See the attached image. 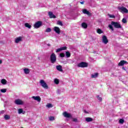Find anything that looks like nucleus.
Masks as SVG:
<instances>
[{
	"mask_svg": "<svg viewBox=\"0 0 128 128\" xmlns=\"http://www.w3.org/2000/svg\"><path fill=\"white\" fill-rule=\"evenodd\" d=\"M14 104H18V106H22L24 104V102L20 99H16L14 100Z\"/></svg>",
	"mask_w": 128,
	"mask_h": 128,
	"instance_id": "39448f33",
	"label": "nucleus"
},
{
	"mask_svg": "<svg viewBox=\"0 0 128 128\" xmlns=\"http://www.w3.org/2000/svg\"><path fill=\"white\" fill-rule=\"evenodd\" d=\"M62 52V49H60V48H59L56 50V52Z\"/></svg>",
	"mask_w": 128,
	"mask_h": 128,
	"instance_id": "a19ab883",
	"label": "nucleus"
},
{
	"mask_svg": "<svg viewBox=\"0 0 128 128\" xmlns=\"http://www.w3.org/2000/svg\"><path fill=\"white\" fill-rule=\"evenodd\" d=\"M52 32V29L50 28H48L46 30V32Z\"/></svg>",
	"mask_w": 128,
	"mask_h": 128,
	"instance_id": "c756f323",
	"label": "nucleus"
},
{
	"mask_svg": "<svg viewBox=\"0 0 128 128\" xmlns=\"http://www.w3.org/2000/svg\"><path fill=\"white\" fill-rule=\"evenodd\" d=\"M86 120L87 122H92V119L91 118L87 117L86 118Z\"/></svg>",
	"mask_w": 128,
	"mask_h": 128,
	"instance_id": "5701e85b",
	"label": "nucleus"
},
{
	"mask_svg": "<svg viewBox=\"0 0 128 128\" xmlns=\"http://www.w3.org/2000/svg\"><path fill=\"white\" fill-rule=\"evenodd\" d=\"M42 22L40 21H38L36 22L34 24V28H38L42 26Z\"/></svg>",
	"mask_w": 128,
	"mask_h": 128,
	"instance_id": "0eeeda50",
	"label": "nucleus"
},
{
	"mask_svg": "<svg viewBox=\"0 0 128 128\" xmlns=\"http://www.w3.org/2000/svg\"><path fill=\"white\" fill-rule=\"evenodd\" d=\"M58 94H60V90H58Z\"/></svg>",
	"mask_w": 128,
	"mask_h": 128,
	"instance_id": "c03bdc74",
	"label": "nucleus"
},
{
	"mask_svg": "<svg viewBox=\"0 0 128 128\" xmlns=\"http://www.w3.org/2000/svg\"><path fill=\"white\" fill-rule=\"evenodd\" d=\"M63 116H64V118H72V115L66 112L63 113Z\"/></svg>",
	"mask_w": 128,
	"mask_h": 128,
	"instance_id": "ddd939ff",
	"label": "nucleus"
},
{
	"mask_svg": "<svg viewBox=\"0 0 128 128\" xmlns=\"http://www.w3.org/2000/svg\"><path fill=\"white\" fill-rule=\"evenodd\" d=\"M50 60L52 64H55V62H56V56L54 53H52L50 55Z\"/></svg>",
	"mask_w": 128,
	"mask_h": 128,
	"instance_id": "f03ea898",
	"label": "nucleus"
},
{
	"mask_svg": "<svg viewBox=\"0 0 128 128\" xmlns=\"http://www.w3.org/2000/svg\"><path fill=\"white\" fill-rule=\"evenodd\" d=\"M82 12L84 14H87V16H90V13L88 10H87L86 9H83Z\"/></svg>",
	"mask_w": 128,
	"mask_h": 128,
	"instance_id": "2eb2a0df",
	"label": "nucleus"
},
{
	"mask_svg": "<svg viewBox=\"0 0 128 128\" xmlns=\"http://www.w3.org/2000/svg\"><path fill=\"white\" fill-rule=\"evenodd\" d=\"M24 26H26V28H32V26L28 23H25Z\"/></svg>",
	"mask_w": 128,
	"mask_h": 128,
	"instance_id": "aec40b11",
	"label": "nucleus"
},
{
	"mask_svg": "<svg viewBox=\"0 0 128 128\" xmlns=\"http://www.w3.org/2000/svg\"><path fill=\"white\" fill-rule=\"evenodd\" d=\"M97 98L98 100H100V102H102V97H100L99 96H97Z\"/></svg>",
	"mask_w": 128,
	"mask_h": 128,
	"instance_id": "e433bc0d",
	"label": "nucleus"
},
{
	"mask_svg": "<svg viewBox=\"0 0 128 128\" xmlns=\"http://www.w3.org/2000/svg\"><path fill=\"white\" fill-rule=\"evenodd\" d=\"M125 64H127L126 61L125 60H121L118 64L119 66H122Z\"/></svg>",
	"mask_w": 128,
	"mask_h": 128,
	"instance_id": "4468645a",
	"label": "nucleus"
},
{
	"mask_svg": "<svg viewBox=\"0 0 128 128\" xmlns=\"http://www.w3.org/2000/svg\"><path fill=\"white\" fill-rule=\"evenodd\" d=\"M66 58H70V53L68 52H66Z\"/></svg>",
	"mask_w": 128,
	"mask_h": 128,
	"instance_id": "c85d7f7f",
	"label": "nucleus"
},
{
	"mask_svg": "<svg viewBox=\"0 0 128 128\" xmlns=\"http://www.w3.org/2000/svg\"><path fill=\"white\" fill-rule=\"evenodd\" d=\"M73 122H78V118H74L72 120Z\"/></svg>",
	"mask_w": 128,
	"mask_h": 128,
	"instance_id": "ea45409f",
	"label": "nucleus"
},
{
	"mask_svg": "<svg viewBox=\"0 0 128 128\" xmlns=\"http://www.w3.org/2000/svg\"><path fill=\"white\" fill-rule=\"evenodd\" d=\"M119 10H120V12H122V14H128V10L126 9V8L122 6L118 8Z\"/></svg>",
	"mask_w": 128,
	"mask_h": 128,
	"instance_id": "423d86ee",
	"label": "nucleus"
},
{
	"mask_svg": "<svg viewBox=\"0 0 128 128\" xmlns=\"http://www.w3.org/2000/svg\"><path fill=\"white\" fill-rule=\"evenodd\" d=\"M49 120L52 122V120H54V116H50L49 118Z\"/></svg>",
	"mask_w": 128,
	"mask_h": 128,
	"instance_id": "f704fd0d",
	"label": "nucleus"
},
{
	"mask_svg": "<svg viewBox=\"0 0 128 128\" xmlns=\"http://www.w3.org/2000/svg\"><path fill=\"white\" fill-rule=\"evenodd\" d=\"M82 26L83 28H88V24L86 22H82Z\"/></svg>",
	"mask_w": 128,
	"mask_h": 128,
	"instance_id": "6ab92c4d",
	"label": "nucleus"
},
{
	"mask_svg": "<svg viewBox=\"0 0 128 128\" xmlns=\"http://www.w3.org/2000/svg\"><path fill=\"white\" fill-rule=\"evenodd\" d=\"M54 30L55 31V32H56V34H60V28L58 26L54 27Z\"/></svg>",
	"mask_w": 128,
	"mask_h": 128,
	"instance_id": "f8f14e48",
	"label": "nucleus"
},
{
	"mask_svg": "<svg viewBox=\"0 0 128 128\" xmlns=\"http://www.w3.org/2000/svg\"><path fill=\"white\" fill-rule=\"evenodd\" d=\"M48 14L50 18H56V16L52 12H49Z\"/></svg>",
	"mask_w": 128,
	"mask_h": 128,
	"instance_id": "9d476101",
	"label": "nucleus"
},
{
	"mask_svg": "<svg viewBox=\"0 0 128 128\" xmlns=\"http://www.w3.org/2000/svg\"><path fill=\"white\" fill-rule=\"evenodd\" d=\"M4 118L6 120H10V116L9 115H8V114L4 115Z\"/></svg>",
	"mask_w": 128,
	"mask_h": 128,
	"instance_id": "4be33fe9",
	"label": "nucleus"
},
{
	"mask_svg": "<svg viewBox=\"0 0 128 128\" xmlns=\"http://www.w3.org/2000/svg\"><path fill=\"white\" fill-rule=\"evenodd\" d=\"M96 32L98 34H102V32H102V30L100 28H98L97 30H96Z\"/></svg>",
	"mask_w": 128,
	"mask_h": 128,
	"instance_id": "393cba45",
	"label": "nucleus"
},
{
	"mask_svg": "<svg viewBox=\"0 0 128 128\" xmlns=\"http://www.w3.org/2000/svg\"><path fill=\"white\" fill-rule=\"evenodd\" d=\"M40 84L41 86H42L44 88H46V90H48V84L44 82V80H41L40 81Z\"/></svg>",
	"mask_w": 128,
	"mask_h": 128,
	"instance_id": "7ed1b4c3",
	"label": "nucleus"
},
{
	"mask_svg": "<svg viewBox=\"0 0 128 128\" xmlns=\"http://www.w3.org/2000/svg\"><path fill=\"white\" fill-rule=\"evenodd\" d=\"M7 82L8 81H6V79L1 80V84H6Z\"/></svg>",
	"mask_w": 128,
	"mask_h": 128,
	"instance_id": "412c9836",
	"label": "nucleus"
},
{
	"mask_svg": "<svg viewBox=\"0 0 128 128\" xmlns=\"http://www.w3.org/2000/svg\"><path fill=\"white\" fill-rule=\"evenodd\" d=\"M108 16L110 18H116V16L114 14H108Z\"/></svg>",
	"mask_w": 128,
	"mask_h": 128,
	"instance_id": "a878e982",
	"label": "nucleus"
},
{
	"mask_svg": "<svg viewBox=\"0 0 128 128\" xmlns=\"http://www.w3.org/2000/svg\"><path fill=\"white\" fill-rule=\"evenodd\" d=\"M98 74L95 73L92 75L91 78H98Z\"/></svg>",
	"mask_w": 128,
	"mask_h": 128,
	"instance_id": "b1692460",
	"label": "nucleus"
},
{
	"mask_svg": "<svg viewBox=\"0 0 128 128\" xmlns=\"http://www.w3.org/2000/svg\"><path fill=\"white\" fill-rule=\"evenodd\" d=\"M56 68L58 72H62V66L60 65L56 66Z\"/></svg>",
	"mask_w": 128,
	"mask_h": 128,
	"instance_id": "f3484780",
	"label": "nucleus"
},
{
	"mask_svg": "<svg viewBox=\"0 0 128 128\" xmlns=\"http://www.w3.org/2000/svg\"><path fill=\"white\" fill-rule=\"evenodd\" d=\"M47 46H50V44H47Z\"/></svg>",
	"mask_w": 128,
	"mask_h": 128,
	"instance_id": "49530a36",
	"label": "nucleus"
},
{
	"mask_svg": "<svg viewBox=\"0 0 128 128\" xmlns=\"http://www.w3.org/2000/svg\"><path fill=\"white\" fill-rule=\"evenodd\" d=\"M24 72L26 74H30V69L26 68L24 69Z\"/></svg>",
	"mask_w": 128,
	"mask_h": 128,
	"instance_id": "a211bd4d",
	"label": "nucleus"
},
{
	"mask_svg": "<svg viewBox=\"0 0 128 128\" xmlns=\"http://www.w3.org/2000/svg\"><path fill=\"white\" fill-rule=\"evenodd\" d=\"M88 64L86 62H80L77 64L78 68H88Z\"/></svg>",
	"mask_w": 128,
	"mask_h": 128,
	"instance_id": "20e7f679",
	"label": "nucleus"
},
{
	"mask_svg": "<svg viewBox=\"0 0 128 128\" xmlns=\"http://www.w3.org/2000/svg\"><path fill=\"white\" fill-rule=\"evenodd\" d=\"M84 112H85V114H88V112L86 110H84Z\"/></svg>",
	"mask_w": 128,
	"mask_h": 128,
	"instance_id": "79ce46f5",
	"label": "nucleus"
},
{
	"mask_svg": "<svg viewBox=\"0 0 128 128\" xmlns=\"http://www.w3.org/2000/svg\"><path fill=\"white\" fill-rule=\"evenodd\" d=\"M46 106H47V108H52V104H49L46 105Z\"/></svg>",
	"mask_w": 128,
	"mask_h": 128,
	"instance_id": "4c0bfd02",
	"label": "nucleus"
},
{
	"mask_svg": "<svg viewBox=\"0 0 128 128\" xmlns=\"http://www.w3.org/2000/svg\"><path fill=\"white\" fill-rule=\"evenodd\" d=\"M57 24H58V26H64V24H62V22L60 20H58L57 22Z\"/></svg>",
	"mask_w": 128,
	"mask_h": 128,
	"instance_id": "cd10ccee",
	"label": "nucleus"
},
{
	"mask_svg": "<svg viewBox=\"0 0 128 128\" xmlns=\"http://www.w3.org/2000/svg\"><path fill=\"white\" fill-rule=\"evenodd\" d=\"M18 114H26V111L24 110L22 108H19L18 109Z\"/></svg>",
	"mask_w": 128,
	"mask_h": 128,
	"instance_id": "dca6fc26",
	"label": "nucleus"
},
{
	"mask_svg": "<svg viewBox=\"0 0 128 128\" xmlns=\"http://www.w3.org/2000/svg\"><path fill=\"white\" fill-rule=\"evenodd\" d=\"M60 58H64V56H65L66 55L64 54V53H60Z\"/></svg>",
	"mask_w": 128,
	"mask_h": 128,
	"instance_id": "c9c22d12",
	"label": "nucleus"
},
{
	"mask_svg": "<svg viewBox=\"0 0 128 128\" xmlns=\"http://www.w3.org/2000/svg\"><path fill=\"white\" fill-rule=\"evenodd\" d=\"M102 42H103V44H106L108 42V38H106V36H102Z\"/></svg>",
	"mask_w": 128,
	"mask_h": 128,
	"instance_id": "6e6552de",
	"label": "nucleus"
},
{
	"mask_svg": "<svg viewBox=\"0 0 128 128\" xmlns=\"http://www.w3.org/2000/svg\"><path fill=\"white\" fill-rule=\"evenodd\" d=\"M84 1H82V2H80V4H84Z\"/></svg>",
	"mask_w": 128,
	"mask_h": 128,
	"instance_id": "37998d69",
	"label": "nucleus"
},
{
	"mask_svg": "<svg viewBox=\"0 0 128 128\" xmlns=\"http://www.w3.org/2000/svg\"><path fill=\"white\" fill-rule=\"evenodd\" d=\"M0 92L3 93L6 92V88L1 89Z\"/></svg>",
	"mask_w": 128,
	"mask_h": 128,
	"instance_id": "7c9ffc66",
	"label": "nucleus"
},
{
	"mask_svg": "<svg viewBox=\"0 0 128 128\" xmlns=\"http://www.w3.org/2000/svg\"><path fill=\"white\" fill-rule=\"evenodd\" d=\"M112 26H114L115 28H122V25H120V22H114L112 21L111 22V24H109L108 26L110 30H112V32H114V27H112Z\"/></svg>",
	"mask_w": 128,
	"mask_h": 128,
	"instance_id": "f257e3e1",
	"label": "nucleus"
},
{
	"mask_svg": "<svg viewBox=\"0 0 128 128\" xmlns=\"http://www.w3.org/2000/svg\"><path fill=\"white\" fill-rule=\"evenodd\" d=\"M61 49V51L62 50H66V48H68L66 46H64V47H62L60 48Z\"/></svg>",
	"mask_w": 128,
	"mask_h": 128,
	"instance_id": "72a5a7b5",
	"label": "nucleus"
},
{
	"mask_svg": "<svg viewBox=\"0 0 128 128\" xmlns=\"http://www.w3.org/2000/svg\"><path fill=\"white\" fill-rule=\"evenodd\" d=\"M2 64V60H0V64Z\"/></svg>",
	"mask_w": 128,
	"mask_h": 128,
	"instance_id": "a18cd8bd",
	"label": "nucleus"
},
{
	"mask_svg": "<svg viewBox=\"0 0 128 128\" xmlns=\"http://www.w3.org/2000/svg\"><path fill=\"white\" fill-rule=\"evenodd\" d=\"M122 70H126V68H124V67H122Z\"/></svg>",
	"mask_w": 128,
	"mask_h": 128,
	"instance_id": "de8ad7c7",
	"label": "nucleus"
},
{
	"mask_svg": "<svg viewBox=\"0 0 128 128\" xmlns=\"http://www.w3.org/2000/svg\"><path fill=\"white\" fill-rule=\"evenodd\" d=\"M54 82L56 84H60V80L58 78H55L54 80Z\"/></svg>",
	"mask_w": 128,
	"mask_h": 128,
	"instance_id": "bb28decb",
	"label": "nucleus"
},
{
	"mask_svg": "<svg viewBox=\"0 0 128 128\" xmlns=\"http://www.w3.org/2000/svg\"><path fill=\"white\" fill-rule=\"evenodd\" d=\"M4 112H6V111L4 110L0 111V114H4Z\"/></svg>",
	"mask_w": 128,
	"mask_h": 128,
	"instance_id": "58836bf2",
	"label": "nucleus"
},
{
	"mask_svg": "<svg viewBox=\"0 0 128 128\" xmlns=\"http://www.w3.org/2000/svg\"><path fill=\"white\" fill-rule=\"evenodd\" d=\"M21 128H24L22 127Z\"/></svg>",
	"mask_w": 128,
	"mask_h": 128,
	"instance_id": "09e8293b",
	"label": "nucleus"
},
{
	"mask_svg": "<svg viewBox=\"0 0 128 128\" xmlns=\"http://www.w3.org/2000/svg\"><path fill=\"white\" fill-rule=\"evenodd\" d=\"M124 119H120L119 120V123L120 124H124Z\"/></svg>",
	"mask_w": 128,
	"mask_h": 128,
	"instance_id": "473e14b6",
	"label": "nucleus"
},
{
	"mask_svg": "<svg viewBox=\"0 0 128 128\" xmlns=\"http://www.w3.org/2000/svg\"><path fill=\"white\" fill-rule=\"evenodd\" d=\"M32 98L34 100H37V102H40V100H42L40 97L39 96H32Z\"/></svg>",
	"mask_w": 128,
	"mask_h": 128,
	"instance_id": "9b49d317",
	"label": "nucleus"
},
{
	"mask_svg": "<svg viewBox=\"0 0 128 128\" xmlns=\"http://www.w3.org/2000/svg\"><path fill=\"white\" fill-rule=\"evenodd\" d=\"M20 42H22V36H19L16 38L15 40L16 44H18Z\"/></svg>",
	"mask_w": 128,
	"mask_h": 128,
	"instance_id": "1a4fd4ad",
	"label": "nucleus"
},
{
	"mask_svg": "<svg viewBox=\"0 0 128 128\" xmlns=\"http://www.w3.org/2000/svg\"><path fill=\"white\" fill-rule=\"evenodd\" d=\"M122 22H123V24H126V22H128V21H126V19L125 18H124L122 20Z\"/></svg>",
	"mask_w": 128,
	"mask_h": 128,
	"instance_id": "2f4dec72",
	"label": "nucleus"
}]
</instances>
